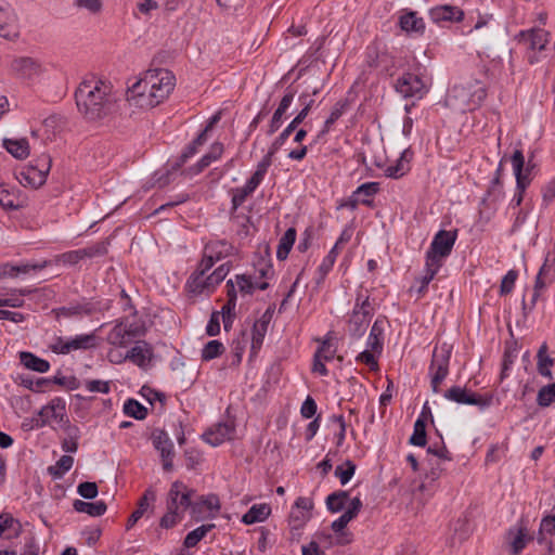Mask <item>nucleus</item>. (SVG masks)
<instances>
[{
  "label": "nucleus",
  "instance_id": "obj_1",
  "mask_svg": "<svg viewBox=\"0 0 555 555\" xmlns=\"http://www.w3.org/2000/svg\"><path fill=\"white\" fill-rule=\"evenodd\" d=\"M112 86L94 78L83 80L75 92L76 104L89 120L104 117L112 104Z\"/></svg>",
  "mask_w": 555,
  "mask_h": 555
},
{
  "label": "nucleus",
  "instance_id": "obj_2",
  "mask_svg": "<svg viewBox=\"0 0 555 555\" xmlns=\"http://www.w3.org/2000/svg\"><path fill=\"white\" fill-rule=\"evenodd\" d=\"M175 87V76L166 69L149 72L132 86L131 92L140 98L141 106L155 107L168 98Z\"/></svg>",
  "mask_w": 555,
  "mask_h": 555
},
{
  "label": "nucleus",
  "instance_id": "obj_3",
  "mask_svg": "<svg viewBox=\"0 0 555 555\" xmlns=\"http://www.w3.org/2000/svg\"><path fill=\"white\" fill-rule=\"evenodd\" d=\"M486 98L487 89L477 80L465 85H456L449 94V99L454 101V105H457L463 111L478 108Z\"/></svg>",
  "mask_w": 555,
  "mask_h": 555
},
{
  "label": "nucleus",
  "instance_id": "obj_4",
  "mask_svg": "<svg viewBox=\"0 0 555 555\" xmlns=\"http://www.w3.org/2000/svg\"><path fill=\"white\" fill-rule=\"evenodd\" d=\"M550 34L541 28L522 30L516 37L519 44L526 49L528 62L535 64L541 60V53L546 50Z\"/></svg>",
  "mask_w": 555,
  "mask_h": 555
},
{
  "label": "nucleus",
  "instance_id": "obj_5",
  "mask_svg": "<svg viewBox=\"0 0 555 555\" xmlns=\"http://www.w3.org/2000/svg\"><path fill=\"white\" fill-rule=\"evenodd\" d=\"M451 358V347L447 344L435 347L431 362L428 369L430 376V387L434 392H439L441 383L449 374V362Z\"/></svg>",
  "mask_w": 555,
  "mask_h": 555
},
{
  "label": "nucleus",
  "instance_id": "obj_6",
  "mask_svg": "<svg viewBox=\"0 0 555 555\" xmlns=\"http://www.w3.org/2000/svg\"><path fill=\"white\" fill-rule=\"evenodd\" d=\"M457 238V230L447 231L440 230L438 231L431 243L430 247L426 253V260L442 266V260L447 258L455 244Z\"/></svg>",
  "mask_w": 555,
  "mask_h": 555
},
{
  "label": "nucleus",
  "instance_id": "obj_7",
  "mask_svg": "<svg viewBox=\"0 0 555 555\" xmlns=\"http://www.w3.org/2000/svg\"><path fill=\"white\" fill-rule=\"evenodd\" d=\"M51 165V157L43 154L36 160L35 165L30 164L21 170L17 179L23 185L37 189L46 182Z\"/></svg>",
  "mask_w": 555,
  "mask_h": 555
},
{
  "label": "nucleus",
  "instance_id": "obj_8",
  "mask_svg": "<svg viewBox=\"0 0 555 555\" xmlns=\"http://www.w3.org/2000/svg\"><path fill=\"white\" fill-rule=\"evenodd\" d=\"M443 397L457 404L476 405L480 410H486L493 401L492 395L481 396L461 386H453L449 388L444 392Z\"/></svg>",
  "mask_w": 555,
  "mask_h": 555
},
{
  "label": "nucleus",
  "instance_id": "obj_9",
  "mask_svg": "<svg viewBox=\"0 0 555 555\" xmlns=\"http://www.w3.org/2000/svg\"><path fill=\"white\" fill-rule=\"evenodd\" d=\"M195 491L188 488L181 481H175L167 494L166 508L184 516V512L191 506V500Z\"/></svg>",
  "mask_w": 555,
  "mask_h": 555
},
{
  "label": "nucleus",
  "instance_id": "obj_10",
  "mask_svg": "<svg viewBox=\"0 0 555 555\" xmlns=\"http://www.w3.org/2000/svg\"><path fill=\"white\" fill-rule=\"evenodd\" d=\"M395 89L403 98L416 100L422 99L428 92V88L423 79L412 73H404L400 76L395 83Z\"/></svg>",
  "mask_w": 555,
  "mask_h": 555
},
{
  "label": "nucleus",
  "instance_id": "obj_11",
  "mask_svg": "<svg viewBox=\"0 0 555 555\" xmlns=\"http://www.w3.org/2000/svg\"><path fill=\"white\" fill-rule=\"evenodd\" d=\"M66 420L65 402L60 398H55L40 409L36 425L37 427H43L48 424L56 423L61 426Z\"/></svg>",
  "mask_w": 555,
  "mask_h": 555
},
{
  "label": "nucleus",
  "instance_id": "obj_12",
  "mask_svg": "<svg viewBox=\"0 0 555 555\" xmlns=\"http://www.w3.org/2000/svg\"><path fill=\"white\" fill-rule=\"evenodd\" d=\"M151 439L154 448L160 454L164 470L170 472L173 467L175 451L169 435L164 429H155L152 433Z\"/></svg>",
  "mask_w": 555,
  "mask_h": 555
},
{
  "label": "nucleus",
  "instance_id": "obj_13",
  "mask_svg": "<svg viewBox=\"0 0 555 555\" xmlns=\"http://www.w3.org/2000/svg\"><path fill=\"white\" fill-rule=\"evenodd\" d=\"M511 162L513 165L514 175L516 178V193L512 199V205L520 206L524 201V193L526 189L531 183V179L522 176V164H524V154L520 150H515Z\"/></svg>",
  "mask_w": 555,
  "mask_h": 555
},
{
  "label": "nucleus",
  "instance_id": "obj_14",
  "mask_svg": "<svg viewBox=\"0 0 555 555\" xmlns=\"http://www.w3.org/2000/svg\"><path fill=\"white\" fill-rule=\"evenodd\" d=\"M12 72L21 79L34 80L43 73L42 64L29 56L15 57L11 63Z\"/></svg>",
  "mask_w": 555,
  "mask_h": 555
},
{
  "label": "nucleus",
  "instance_id": "obj_15",
  "mask_svg": "<svg viewBox=\"0 0 555 555\" xmlns=\"http://www.w3.org/2000/svg\"><path fill=\"white\" fill-rule=\"evenodd\" d=\"M235 434L232 422L219 423L203 434V440L212 447H218L227 440H231Z\"/></svg>",
  "mask_w": 555,
  "mask_h": 555
},
{
  "label": "nucleus",
  "instance_id": "obj_16",
  "mask_svg": "<svg viewBox=\"0 0 555 555\" xmlns=\"http://www.w3.org/2000/svg\"><path fill=\"white\" fill-rule=\"evenodd\" d=\"M429 17L438 25L446 22L459 23L464 18V11L455 5L442 4L431 8L429 10Z\"/></svg>",
  "mask_w": 555,
  "mask_h": 555
},
{
  "label": "nucleus",
  "instance_id": "obj_17",
  "mask_svg": "<svg viewBox=\"0 0 555 555\" xmlns=\"http://www.w3.org/2000/svg\"><path fill=\"white\" fill-rule=\"evenodd\" d=\"M299 100L304 104L301 111L295 116V118L288 124V126L275 138V145L284 144L293 131L306 119L314 101L309 99L307 94H301Z\"/></svg>",
  "mask_w": 555,
  "mask_h": 555
},
{
  "label": "nucleus",
  "instance_id": "obj_18",
  "mask_svg": "<svg viewBox=\"0 0 555 555\" xmlns=\"http://www.w3.org/2000/svg\"><path fill=\"white\" fill-rule=\"evenodd\" d=\"M153 358V348L145 340L137 341L135 346L132 347L124 357L138 365L139 367H145L150 364Z\"/></svg>",
  "mask_w": 555,
  "mask_h": 555
},
{
  "label": "nucleus",
  "instance_id": "obj_19",
  "mask_svg": "<svg viewBox=\"0 0 555 555\" xmlns=\"http://www.w3.org/2000/svg\"><path fill=\"white\" fill-rule=\"evenodd\" d=\"M0 36L7 39L18 37L17 18L10 7H0Z\"/></svg>",
  "mask_w": 555,
  "mask_h": 555
},
{
  "label": "nucleus",
  "instance_id": "obj_20",
  "mask_svg": "<svg viewBox=\"0 0 555 555\" xmlns=\"http://www.w3.org/2000/svg\"><path fill=\"white\" fill-rule=\"evenodd\" d=\"M270 320L271 315L269 314V311H267L254 323L251 328V353L256 354L261 348Z\"/></svg>",
  "mask_w": 555,
  "mask_h": 555
},
{
  "label": "nucleus",
  "instance_id": "obj_21",
  "mask_svg": "<svg viewBox=\"0 0 555 555\" xmlns=\"http://www.w3.org/2000/svg\"><path fill=\"white\" fill-rule=\"evenodd\" d=\"M362 508V501L360 498L356 496L350 500L347 511L336 520H334L331 525V528L334 532H341L347 525L357 517L359 512Z\"/></svg>",
  "mask_w": 555,
  "mask_h": 555
},
{
  "label": "nucleus",
  "instance_id": "obj_22",
  "mask_svg": "<svg viewBox=\"0 0 555 555\" xmlns=\"http://www.w3.org/2000/svg\"><path fill=\"white\" fill-rule=\"evenodd\" d=\"M507 538L513 555L520 554L527 543L532 540V537L528 534L526 526H519L517 529L511 528L507 532Z\"/></svg>",
  "mask_w": 555,
  "mask_h": 555
},
{
  "label": "nucleus",
  "instance_id": "obj_23",
  "mask_svg": "<svg viewBox=\"0 0 555 555\" xmlns=\"http://www.w3.org/2000/svg\"><path fill=\"white\" fill-rule=\"evenodd\" d=\"M378 191L379 184L377 182H366L361 184L352 194V199L350 201L351 208H356L358 203L370 205V198L374 196Z\"/></svg>",
  "mask_w": 555,
  "mask_h": 555
},
{
  "label": "nucleus",
  "instance_id": "obj_24",
  "mask_svg": "<svg viewBox=\"0 0 555 555\" xmlns=\"http://www.w3.org/2000/svg\"><path fill=\"white\" fill-rule=\"evenodd\" d=\"M384 343V320L376 319L372 325L371 332L367 337V347L373 351L380 353Z\"/></svg>",
  "mask_w": 555,
  "mask_h": 555
},
{
  "label": "nucleus",
  "instance_id": "obj_25",
  "mask_svg": "<svg viewBox=\"0 0 555 555\" xmlns=\"http://www.w3.org/2000/svg\"><path fill=\"white\" fill-rule=\"evenodd\" d=\"M3 147L17 159H25L29 155V144L26 139H4Z\"/></svg>",
  "mask_w": 555,
  "mask_h": 555
},
{
  "label": "nucleus",
  "instance_id": "obj_26",
  "mask_svg": "<svg viewBox=\"0 0 555 555\" xmlns=\"http://www.w3.org/2000/svg\"><path fill=\"white\" fill-rule=\"evenodd\" d=\"M73 507L78 513H85L92 517H99L105 514L107 506L103 501L96 502H85L81 500H75L73 503Z\"/></svg>",
  "mask_w": 555,
  "mask_h": 555
},
{
  "label": "nucleus",
  "instance_id": "obj_27",
  "mask_svg": "<svg viewBox=\"0 0 555 555\" xmlns=\"http://www.w3.org/2000/svg\"><path fill=\"white\" fill-rule=\"evenodd\" d=\"M20 360H21V363L26 369L35 371V372L46 373L50 369V363L47 360L41 359L31 352L22 351L20 353Z\"/></svg>",
  "mask_w": 555,
  "mask_h": 555
},
{
  "label": "nucleus",
  "instance_id": "obj_28",
  "mask_svg": "<svg viewBox=\"0 0 555 555\" xmlns=\"http://www.w3.org/2000/svg\"><path fill=\"white\" fill-rule=\"evenodd\" d=\"M370 320L371 319L363 315V313L360 314L359 311L352 310L348 325L349 334L354 338H360L365 333Z\"/></svg>",
  "mask_w": 555,
  "mask_h": 555
},
{
  "label": "nucleus",
  "instance_id": "obj_29",
  "mask_svg": "<svg viewBox=\"0 0 555 555\" xmlns=\"http://www.w3.org/2000/svg\"><path fill=\"white\" fill-rule=\"evenodd\" d=\"M223 144L216 142L210 146V150L205 154L198 163L192 168L193 173L197 175L208 167L212 162L219 159L223 153Z\"/></svg>",
  "mask_w": 555,
  "mask_h": 555
},
{
  "label": "nucleus",
  "instance_id": "obj_30",
  "mask_svg": "<svg viewBox=\"0 0 555 555\" xmlns=\"http://www.w3.org/2000/svg\"><path fill=\"white\" fill-rule=\"evenodd\" d=\"M537 358H538V363H537L538 373L543 377L552 379L553 374H552L551 367L554 364V360L547 356L546 343H543L540 346V348L538 350Z\"/></svg>",
  "mask_w": 555,
  "mask_h": 555
},
{
  "label": "nucleus",
  "instance_id": "obj_31",
  "mask_svg": "<svg viewBox=\"0 0 555 555\" xmlns=\"http://www.w3.org/2000/svg\"><path fill=\"white\" fill-rule=\"evenodd\" d=\"M270 513L271 508L267 504H255L243 515L242 521L246 525L260 522L267 519Z\"/></svg>",
  "mask_w": 555,
  "mask_h": 555
},
{
  "label": "nucleus",
  "instance_id": "obj_32",
  "mask_svg": "<svg viewBox=\"0 0 555 555\" xmlns=\"http://www.w3.org/2000/svg\"><path fill=\"white\" fill-rule=\"evenodd\" d=\"M106 340L109 345L116 346V347H126L127 344L130 341L129 337L127 336V331L125 327V321H117L114 327L108 333Z\"/></svg>",
  "mask_w": 555,
  "mask_h": 555
},
{
  "label": "nucleus",
  "instance_id": "obj_33",
  "mask_svg": "<svg viewBox=\"0 0 555 555\" xmlns=\"http://www.w3.org/2000/svg\"><path fill=\"white\" fill-rule=\"evenodd\" d=\"M93 308L91 307L90 304H77L68 307L56 308L53 310L57 319H60L61 317L70 318L81 314H91Z\"/></svg>",
  "mask_w": 555,
  "mask_h": 555
},
{
  "label": "nucleus",
  "instance_id": "obj_34",
  "mask_svg": "<svg viewBox=\"0 0 555 555\" xmlns=\"http://www.w3.org/2000/svg\"><path fill=\"white\" fill-rule=\"evenodd\" d=\"M296 240V230L294 228H289L285 231L283 236L280 238L278 250H276V257L280 260L286 259L287 255L289 254L294 243Z\"/></svg>",
  "mask_w": 555,
  "mask_h": 555
},
{
  "label": "nucleus",
  "instance_id": "obj_35",
  "mask_svg": "<svg viewBox=\"0 0 555 555\" xmlns=\"http://www.w3.org/2000/svg\"><path fill=\"white\" fill-rule=\"evenodd\" d=\"M215 524H205L202 525L194 530L190 531L184 538L183 545L186 548H192L197 545V543L205 538V535L215 528Z\"/></svg>",
  "mask_w": 555,
  "mask_h": 555
},
{
  "label": "nucleus",
  "instance_id": "obj_36",
  "mask_svg": "<svg viewBox=\"0 0 555 555\" xmlns=\"http://www.w3.org/2000/svg\"><path fill=\"white\" fill-rule=\"evenodd\" d=\"M206 274L203 271L195 270L186 282L188 291L193 295H199L207 292Z\"/></svg>",
  "mask_w": 555,
  "mask_h": 555
},
{
  "label": "nucleus",
  "instance_id": "obj_37",
  "mask_svg": "<svg viewBox=\"0 0 555 555\" xmlns=\"http://www.w3.org/2000/svg\"><path fill=\"white\" fill-rule=\"evenodd\" d=\"M349 500V493L347 491H335L326 498V507L332 513H338L343 511Z\"/></svg>",
  "mask_w": 555,
  "mask_h": 555
},
{
  "label": "nucleus",
  "instance_id": "obj_38",
  "mask_svg": "<svg viewBox=\"0 0 555 555\" xmlns=\"http://www.w3.org/2000/svg\"><path fill=\"white\" fill-rule=\"evenodd\" d=\"M400 26L405 31L423 33L425 24L423 18L417 17L416 13L410 12L400 17Z\"/></svg>",
  "mask_w": 555,
  "mask_h": 555
},
{
  "label": "nucleus",
  "instance_id": "obj_39",
  "mask_svg": "<svg viewBox=\"0 0 555 555\" xmlns=\"http://www.w3.org/2000/svg\"><path fill=\"white\" fill-rule=\"evenodd\" d=\"M231 245L225 241L210 242L205 245L204 251L211 256L216 261L227 257L230 254Z\"/></svg>",
  "mask_w": 555,
  "mask_h": 555
},
{
  "label": "nucleus",
  "instance_id": "obj_40",
  "mask_svg": "<svg viewBox=\"0 0 555 555\" xmlns=\"http://www.w3.org/2000/svg\"><path fill=\"white\" fill-rule=\"evenodd\" d=\"M207 141V137H205V132H201L196 139H194L182 152V154L179 157V160L177 163V167H181L183 164L188 162L191 157H193L197 151L198 147L204 145V143Z\"/></svg>",
  "mask_w": 555,
  "mask_h": 555
},
{
  "label": "nucleus",
  "instance_id": "obj_41",
  "mask_svg": "<svg viewBox=\"0 0 555 555\" xmlns=\"http://www.w3.org/2000/svg\"><path fill=\"white\" fill-rule=\"evenodd\" d=\"M73 464L74 457L72 455H62L55 465L48 468V472L54 479H60L73 467Z\"/></svg>",
  "mask_w": 555,
  "mask_h": 555
},
{
  "label": "nucleus",
  "instance_id": "obj_42",
  "mask_svg": "<svg viewBox=\"0 0 555 555\" xmlns=\"http://www.w3.org/2000/svg\"><path fill=\"white\" fill-rule=\"evenodd\" d=\"M68 341L70 351L79 349L87 350L96 347V336L93 333L77 335L68 339Z\"/></svg>",
  "mask_w": 555,
  "mask_h": 555
},
{
  "label": "nucleus",
  "instance_id": "obj_43",
  "mask_svg": "<svg viewBox=\"0 0 555 555\" xmlns=\"http://www.w3.org/2000/svg\"><path fill=\"white\" fill-rule=\"evenodd\" d=\"M426 441V423L423 417H418L414 423L413 434L409 442L416 447H424Z\"/></svg>",
  "mask_w": 555,
  "mask_h": 555
},
{
  "label": "nucleus",
  "instance_id": "obj_44",
  "mask_svg": "<svg viewBox=\"0 0 555 555\" xmlns=\"http://www.w3.org/2000/svg\"><path fill=\"white\" fill-rule=\"evenodd\" d=\"M124 413L141 421L146 417L147 409L135 399H128L124 404Z\"/></svg>",
  "mask_w": 555,
  "mask_h": 555
},
{
  "label": "nucleus",
  "instance_id": "obj_45",
  "mask_svg": "<svg viewBox=\"0 0 555 555\" xmlns=\"http://www.w3.org/2000/svg\"><path fill=\"white\" fill-rule=\"evenodd\" d=\"M230 267L228 263L219 266L210 275L206 276L207 293H210L219 285L228 275Z\"/></svg>",
  "mask_w": 555,
  "mask_h": 555
},
{
  "label": "nucleus",
  "instance_id": "obj_46",
  "mask_svg": "<svg viewBox=\"0 0 555 555\" xmlns=\"http://www.w3.org/2000/svg\"><path fill=\"white\" fill-rule=\"evenodd\" d=\"M555 402V383L540 388L537 396V404L541 408H547Z\"/></svg>",
  "mask_w": 555,
  "mask_h": 555
},
{
  "label": "nucleus",
  "instance_id": "obj_47",
  "mask_svg": "<svg viewBox=\"0 0 555 555\" xmlns=\"http://www.w3.org/2000/svg\"><path fill=\"white\" fill-rule=\"evenodd\" d=\"M348 106V102L346 100L338 101L332 108L331 114L328 118L324 122V129L322 130V134L330 131L331 127L335 124L336 120H338L343 114L345 113L346 108Z\"/></svg>",
  "mask_w": 555,
  "mask_h": 555
},
{
  "label": "nucleus",
  "instance_id": "obj_48",
  "mask_svg": "<svg viewBox=\"0 0 555 555\" xmlns=\"http://www.w3.org/2000/svg\"><path fill=\"white\" fill-rule=\"evenodd\" d=\"M356 468V464L352 461L347 460L344 465H338L335 468L334 474L337 478H339L340 483L345 486L353 477Z\"/></svg>",
  "mask_w": 555,
  "mask_h": 555
},
{
  "label": "nucleus",
  "instance_id": "obj_49",
  "mask_svg": "<svg viewBox=\"0 0 555 555\" xmlns=\"http://www.w3.org/2000/svg\"><path fill=\"white\" fill-rule=\"evenodd\" d=\"M224 346L219 340L208 341L202 350V359L205 361L212 360L222 354Z\"/></svg>",
  "mask_w": 555,
  "mask_h": 555
},
{
  "label": "nucleus",
  "instance_id": "obj_50",
  "mask_svg": "<svg viewBox=\"0 0 555 555\" xmlns=\"http://www.w3.org/2000/svg\"><path fill=\"white\" fill-rule=\"evenodd\" d=\"M440 269L439 264L433 263L428 260H426L425 263V275H423L420 279L421 286L417 289V293L420 295L424 294L425 289L427 288L428 284L433 281L435 275L437 274L438 270Z\"/></svg>",
  "mask_w": 555,
  "mask_h": 555
},
{
  "label": "nucleus",
  "instance_id": "obj_51",
  "mask_svg": "<svg viewBox=\"0 0 555 555\" xmlns=\"http://www.w3.org/2000/svg\"><path fill=\"white\" fill-rule=\"evenodd\" d=\"M339 254V250L336 249V247H333L327 256L323 259L322 263L320 264L318 271L320 274V278L318 280V283H320L322 280H324L325 275L332 270L336 258Z\"/></svg>",
  "mask_w": 555,
  "mask_h": 555
},
{
  "label": "nucleus",
  "instance_id": "obj_52",
  "mask_svg": "<svg viewBox=\"0 0 555 555\" xmlns=\"http://www.w3.org/2000/svg\"><path fill=\"white\" fill-rule=\"evenodd\" d=\"M107 246H108V243L102 241V242H98L91 246L81 248L83 258L92 259V258H96V257H103L107 254V250H108Z\"/></svg>",
  "mask_w": 555,
  "mask_h": 555
},
{
  "label": "nucleus",
  "instance_id": "obj_53",
  "mask_svg": "<svg viewBox=\"0 0 555 555\" xmlns=\"http://www.w3.org/2000/svg\"><path fill=\"white\" fill-rule=\"evenodd\" d=\"M281 146H282V144L275 145V140L272 142L271 146L269 147L268 153L258 163L257 169H256L257 172H260L261 175L266 176L268 168L272 164L273 155L281 149Z\"/></svg>",
  "mask_w": 555,
  "mask_h": 555
},
{
  "label": "nucleus",
  "instance_id": "obj_54",
  "mask_svg": "<svg viewBox=\"0 0 555 555\" xmlns=\"http://www.w3.org/2000/svg\"><path fill=\"white\" fill-rule=\"evenodd\" d=\"M81 260H85L81 248L63 253V254L59 255L57 259H56V261L59 263H62L65 266H74V264H77Z\"/></svg>",
  "mask_w": 555,
  "mask_h": 555
},
{
  "label": "nucleus",
  "instance_id": "obj_55",
  "mask_svg": "<svg viewBox=\"0 0 555 555\" xmlns=\"http://www.w3.org/2000/svg\"><path fill=\"white\" fill-rule=\"evenodd\" d=\"M353 311H359L360 314L369 317L370 319L373 315L374 309L370 301L369 296H363L362 294H358L356 298V304L353 307Z\"/></svg>",
  "mask_w": 555,
  "mask_h": 555
},
{
  "label": "nucleus",
  "instance_id": "obj_56",
  "mask_svg": "<svg viewBox=\"0 0 555 555\" xmlns=\"http://www.w3.org/2000/svg\"><path fill=\"white\" fill-rule=\"evenodd\" d=\"M235 285L243 295H251L256 289L255 282L251 281L250 276L245 274L235 275Z\"/></svg>",
  "mask_w": 555,
  "mask_h": 555
},
{
  "label": "nucleus",
  "instance_id": "obj_57",
  "mask_svg": "<svg viewBox=\"0 0 555 555\" xmlns=\"http://www.w3.org/2000/svg\"><path fill=\"white\" fill-rule=\"evenodd\" d=\"M410 170L409 165L404 164L403 160L397 159L395 165H390L385 169V176L392 179H399L403 177Z\"/></svg>",
  "mask_w": 555,
  "mask_h": 555
},
{
  "label": "nucleus",
  "instance_id": "obj_58",
  "mask_svg": "<svg viewBox=\"0 0 555 555\" xmlns=\"http://www.w3.org/2000/svg\"><path fill=\"white\" fill-rule=\"evenodd\" d=\"M551 284H552V282H547V280L545 278H543L539 273L537 274L535 281H534L533 294H532L531 304H530V309H532L535 306V302L538 301L542 292Z\"/></svg>",
  "mask_w": 555,
  "mask_h": 555
},
{
  "label": "nucleus",
  "instance_id": "obj_59",
  "mask_svg": "<svg viewBox=\"0 0 555 555\" xmlns=\"http://www.w3.org/2000/svg\"><path fill=\"white\" fill-rule=\"evenodd\" d=\"M77 492L83 499L92 500L99 493L98 485L95 482H91V481L81 482L77 487Z\"/></svg>",
  "mask_w": 555,
  "mask_h": 555
},
{
  "label": "nucleus",
  "instance_id": "obj_60",
  "mask_svg": "<svg viewBox=\"0 0 555 555\" xmlns=\"http://www.w3.org/2000/svg\"><path fill=\"white\" fill-rule=\"evenodd\" d=\"M518 273L515 270H509L502 279L501 287H500V294L501 295H507L509 294L514 286L515 282L517 280Z\"/></svg>",
  "mask_w": 555,
  "mask_h": 555
},
{
  "label": "nucleus",
  "instance_id": "obj_61",
  "mask_svg": "<svg viewBox=\"0 0 555 555\" xmlns=\"http://www.w3.org/2000/svg\"><path fill=\"white\" fill-rule=\"evenodd\" d=\"M156 500V492L153 488H149L144 491L143 495L140 498L138 502V506L135 509L141 511L145 514L151 505Z\"/></svg>",
  "mask_w": 555,
  "mask_h": 555
},
{
  "label": "nucleus",
  "instance_id": "obj_62",
  "mask_svg": "<svg viewBox=\"0 0 555 555\" xmlns=\"http://www.w3.org/2000/svg\"><path fill=\"white\" fill-rule=\"evenodd\" d=\"M538 273L545 278L547 282H555V258L550 259L547 256Z\"/></svg>",
  "mask_w": 555,
  "mask_h": 555
},
{
  "label": "nucleus",
  "instance_id": "obj_63",
  "mask_svg": "<svg viewBox=\"0 0 555 555\" xmlns=\"http://www.w3.org/2000/svg\"><path fill=\"white\" fill-rule=\"evenodd\" d=\"M310 514L301 511L293 509L289 515V525L293 529H301L304 525L309 520Z\"/></svg>",
  "mask_w": 555,
  "mask_h": 555
},
{
  "label": "nucleus",
  "instance_id": "obj_64",
  "mask_svg": "<svg viewBox=\"0 0 555 555\" xmlns=\"http://www.w3.org/2000/svg\"><path fill=\"white\" fill-rule=\"evenodd\" d=\"M75 5L87 10L91 14H99L103 8L101 0H75Z\"/></svg>",
  "mask_w": 555,
  "mask_h": 555
}]
</instances>
